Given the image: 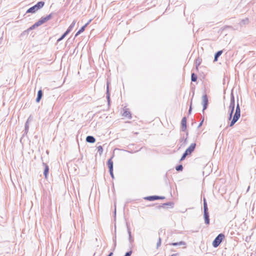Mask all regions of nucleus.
I'll list each match as a JSON object with an SVG mask.
<instances>
[{
    "mask_svg": "<svg viewBox=\"0 0 256 256\" xmlns=\"http://www.w3.org/2000/svg\"><path fill=\"white\" fill-rule=\"evenodd\" d=\"M48 170H49L48 166L47 165H46L44 170V176L46 178H47V177H48Z\"/></svg>",
    "mask_w": 256,
    "mask_h": 256,
    "instance_id": "17",
    "label": "nucleus"
},
{
    "mask_svg": "<svg viewBox=\"0 0 256 256\" xmlns=\"http://www.w3.org/2000/svg\"><path fill=\"white\" fill-rule=\"evenodd\" d=\"M86 141L88 142L94 143L96 142V139L92 136H88L86 138Z\"/></svg>",
    "mask_w": 256,
    "mask_h": 256,
    "instance_id": "12",
    "label": "nucleus"
},
{
    "mask_svg": "<svg viewBox=\"0 0 256 256\" xmlns=\"http://www.w3.org/2000/svg\"><path fill=\"white\" fill-rule=\"evenodd\" d=\"M208 208L206 202H204V213L207 212Z\"/></svg>",
    "mask_w": 256,
    "mask_h": 256,
    "instance_id": "25",
    "label": "nucleus"
},
{
    "mask_svg": "<svg viewBox=\"0 0 256 256\" xmlns=\"http://www.w3.org/2000/svg\"><path fill=\"white\" fill-rule=\"evenodd\" d=\"M90 22H88V23H86L84 26H82L80 29L76 32V34L75 35V36H77L78 35H79L80 33L82 32H83L85 30V28H86V26L89 24V23L90 22Z\"/></svg>",
    "mask_w": 256,
    "mask_h": 256,
    "instance_id": "11",
    "label": "nucleus"
},
{
    "mask_svg": "<svg viewBox=\"0 0 256 256\" xmlns=\"http://www.w3.org/2000/svg\"><path fill=\"white\" fill-rule=\"evenodd\" d=\"M97 149H98V151L100 152V154H101L103 152V148H102V146H98Z\"/></svg>",
    "mask_w": 256,
    "mask_h": 256,
    "instance_id": "23",
    "label": "nucleus"
},
{
    "mask_svg": "<svg viewBox=\"0 0 256 256\" xmlns=\"http://www.w3.org/2000/svg\"><path fill=\"white\" fill-rule=\"evenodd\" d=\"M173 204L172 203V202H168V203H167V204H164L162 206H161L162 207H164L165 206H172Z\"/></svg>",
    "mask_w": 256,
    "mask_h": 256,
    "instance_id": "26",
    "label": "nucleus"
},
{
    "mask_svg": "<svg viewBox=\"0 0 256 256\" xmlns=\"http://www.w3.org/2000/svg\"><path fill=\"white\" fill-rule=\"evenodd\" d=\"M184 242H174V243H172L171 244V245L172 246H182V245H184Z\"/></svg>",
    "mask_w": 256,
    "mask_h": 256,
    "instance_id": "21",
    "label": "nucleus"
},
{
    "mask_svg": "<svg viewBox=\"0 0 256 256\" xmlns=\"http://www.w3.org/2000/svg\"><path fill=\"white\" fill-rule=\"evenodd\" d=\"M225 236L223 234H219L212 242V246L214 248L218 247L222 242L224 239Z\"/></svg>",
    "mask_w": 256,
    "mask_h": 256,
    "instance_id": "2",
    "label": "nucleus"
},
{
    "mask_svg": "<svg viewBox=\"0 0 256 256\" xmlns=\"http://www.w3.org/2000/svg\"><path fill=\"white\" fill-rule=\"evenodd\" d=\"M108 168H109L110 174L112 178H114V174H113V162L112 160V158H110L108 160L107 163Z\"/></svg>",
    "mask_w": 256,
    "mask_h": 256,
    "instance_id": "5",
    "label": "nucleus"
},
{
    "mask_svg": "<svg viewBox=\"0 0 256 256\" xmlns=\"http://www.w3.org/2000/svg\"><path fill=\"white\" fill-rule=\"evenodd\" d=\"M183 168L182 165H179L176 167V170L178 171L182 170Z\"/></svg>",
    "mask_w": 256,
    "mask_h": 256,
    "instance_id": "24",
    "label": "nucleus"
},
{
    "mask_svg": "<svg viewBox=\"0 0 256 256\" xmlns=\"http://www.w3.org/2000/svg\"><path fill=\"white\" fill-rule=\"evenodd\" d=\"M75 24H76V22L74 21L72 23V24L69 26V27L68 28V30H66V31L68 32V33L72 30L74 28Z\"/></svg>",
    "mask_w": 256,
    "mask_h": 256,
    "instance_id": "19",
    "label": "nucleus"
},
{
    "mask_svg": "<svg viewBox=\"0 0 256 256\" xmlns=\"http://www.w3.org/2000/svg\"><path fill=\"white\" fill-rule=\"evenodd\" d=\"M42 90H39L38 92V96H37V98L36 99V101L37 102H38L40 99L42 98Z\"/></svg>",
    "mask_w": 256,
    "mask_h": 256,
    "instance_id": "14",
    "label": "nucleus"
},
{
    "mask_svg": "<svg viewBox=\"0 0 256 256\" xmlns=\"http://www.w3.org/2000/svg\"><path fill=\"white\" fill-rule=\"evenodd\" d=\"M132 254V251H130V252H127L125 254L124 256H131V254Z\"/></svg>",
    "mask_w": 256,
    "mask_h": 256,
    "instance_id": "27",
    "label": "nucleus"
},
{
    "mask_svg": "<svg viewBox=\"0 0 256 256\" xmlns=\"http://www.w3.org/2000/svg\"><path fill=\"white\" fill-rule=\"evenodd\" d=\"M52 18V16L50 14H49L48 16H46L44 18H42L39 20H38L36 22V25L37 26H40L44 23L46 22L49 20H50Z\"/></svg>",
    "mask_w": 256,
    "mask_h": 256,
    "instance_id": "4",
    "label": "nucleus"
},
{
    "mask_svg": "<svg viewBox=\"0 0 256 256\" xmlns=\"http://www.w3.org/2000/svg\"><path fill=\"white\" fill-rule=\"evenodd\" d=\"M112 252H110L108 256H112Z\"/></svg>",
    "mask_w": 256,
    "mask_h": 256,
    "instance_id": "29",
    "label": "nucleus"
},
{
    "mask_svg": "<svg viewBox=\"0 0 256 256\" xmlns=\"http://www.w3.org/2000/svg\"><path fill=\"white\" fill-rule=\"evenodd\" d=\"M202 104H203V110L206 108L208 104V98L206 94L204 95L202 98Z\"/></svg>",
    "mask_w": 256,
    "mask_h": 256,
    "instance_id": "7",
    "label": "nucleus"
},
{
    "mask_svg": "<svg viewBox=\"0 0 256 256\" xmlns=\"http://www.w3.org/2000/svg\"><path fill=\"white\" fill-rule=\"evenodd\" d=\"M196 146V144H191L190 146L186 150V152L183 154L182 156L180 158V160H184L186 156L190 155L195 149Z\"/></svg>",
    "mask_w": 256,
    "mask_h": 256,
    "instance_id": "3",
    "label": "nucleus"
},
{
    "mask_svg": "<svg viewBox=\"0 0 256 256\" xmlns=\"http://www.w3.org/2000/svg\"><path fill=\"white\" fill-rule=\"evenodd\" d=\"M38 26L36 25V23L32 25L31 27L30 28V30H32L34 28H35L36 26Z\"/></svg>",
    "mask_w": 256,
    "mask_h": 256,
    "instance_id": "28",
    "label": "nucleus"
},
{
    "mask_svg": "<svg viewBox=\"0 0 256 256\" xmlns=\"http://www.w3.org/2000/svg\"><path fill=\"white\" fill-rule=\"evenodd\" d=\"M240 116V110L238 104L237 105L235 114L230 122V126H232L239 119Z\"/></svg>",
    "mask_w": 256,
    "mask_h": 256,
    "instance_id": "1",
    "label": "nucleus"
},
{
    "mask_svg": "<svg viewBox=\"0 0 256 256\" xmlns=\"http://www.w3.org/2000/svg\"><path fill=\"white\" fill-rule=\"evenodd\" d=\"M204 218H205V222L206 224H209L210 220H209V218H208V212H204Z\"/></svg>",
    "mask_w": 256,
    "mask_h": 256,
    "instance_id": "16",
    "label": "nucleus"
},
{
    "mask_svg": "<svg viewBox=\"0 0 256 256\" xmlns=\"http://www.w3.org/2000/svg\"><path fill=\"white\" fill-rule=\"evenodd\" d=\"M192 82H196L197 80V76L196 74H195L194 73H192Z\"/></svg>",
    "mask_w": 256,
    "mask_h": 256,
    "instance_id": "22",
    "label": "nucleus"
},
{
    "mask_svg": "<svg viewBox=\"0 0 256 256\" xmlns=\"http://www.w3.org/2000/svg\"><path fill=\"white\" fill-rule=\"evenodd\" d=\"M122 116L126 118L130 119L132 116L130 112L126 108L124 110V113Z\"/></svg>",
    "mask_w": 256,
    "mask_h": 256,
    "instance_id": "8",
    "label": "nucleus"
},
{
    "mask_svg": "<svg viewBox=\"0 0 256 256\" xmlns=\"http://www.w3.org/2000/svg\"><path fill=\"white\" fill-rule=\"evenodd\" d=\"M38 10V8L34 6L31 7L26 12L27 13H34L36 11Z\"/></svg>",
    "mask_w": 256,
    "mask_h": 256,
    "instance_id": "13",
    "label": "nucleus"
},
{
    "mask_svg": "<svg viewBox=\"0 0 256 256\" xmlns=\"http://www.w3.org/2000/svg\"><path fill=\"white\" fill-rule=\"evenodd\" d=\"M181 128L182 131H185L186 128V117L183 118L182 120Z\"/></svg>",
    "mask_w": 256,
    "mask_h": 256,
    "instance_id": "9",
    "label": "nucleus"
},
{
    "mask_svg": "<svg viewBox=\"0 0 256 256\" xmlns=\"http://www.w3.org/2000/svg\"><path fill=\"white\" fill-rule=\"evenodd\" d=\"M44 4V2H38L36 5H34L35 6L38 8V10L40 8H42Z\"/></svg>",
    "mask_w": 256,
    "mask_h": 256,
    "instance_id": "15",
    "label": "nucleus"
},
{
    "mask_svg": "<svg viewBox=\"0 0 256 256\" xmlns=\"http://www.w3.org/2000/svg\"><path fill=\"white\" fill-rule=\"evenodd\" d=\"M222 52V50H220L218 52L216 53L214 56V61L216 62L218 60V56H220Z\"/></svg>",
    "mask_w": 256,
    "mask_h": 256,
    "instance_id": "18",
    "label": "nucleus"
},
{
    "mask_svg": "<svg viewBox=\"0 0 256 256\" xmlns=\"http://www.w3.org/2000/svg\"><path fill=\"white\" fill-rule=\"evenodd\" d=\"M164 197H163V196H146L144 198V199H145L146 200H150V201H152V200H161V199H164Z\"/></svg>",
    "mask_w": 256,
    "mask_h": 256,
    "instance_id": "6",
    "label": "nucleus"
},
{
    "mask_svg": "<svg viewBox=\"0 0 256 256\" xmlns=\"http://www.w3.org/2000/svg\"><path fill=\"white\" fill-rule=\"evenodd\" d=\"M234 102L233 100L231 101V102L230 103V118H229L230 120L232 118V116L233 111L234 110Z\"/></svg>",
    "mask_w": 256,
    "mask_h": 256,
    "instance_id": "10",
    "label": "nucleus"
},
{
    "mask_svg": "<svg viewBox=\"0 0 256 256\" xmlns=\"http://www.w3.org/2000/svg\"><path fill=\"white\" fill-rule=\"evenodd\" d=\"M68 34V32L66 31L62 35V36L59 38L58 40V42H60V40H62V39H64V37Z\"/></svg>",
    "mask_w": 256,
    "mask_h": 256,
    "instance_id": "20",
    "label": "nucleus"
}]
</instances>
